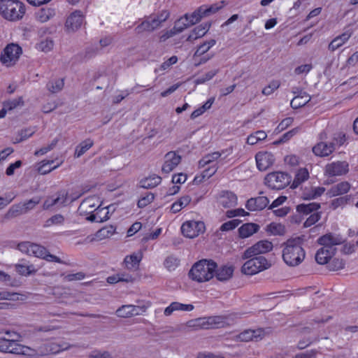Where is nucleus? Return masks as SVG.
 Here are the masks:
<instances>
[{"mask_svg":"<svg viewBox=\"0 0 358 358\" xmlns=\"http://www.w3.org/2000/svg\"><path fill=\"white\" fill-rule=\"evenodd\" d=\"M302 238L296 237L289 239L283 249L282 258L286 264L290 266L299 265L305 258V252L301 246Z\"/></svg>","mask_w":358,"mask_h":358,"instance_id":"nucleus-1","label":"nucleus"},{"mask_svg":"<svg viewBox=\"0 0 358 358\" xmlns=\"http://www.w3.org/2000/svg\"><path fill=\"white\" fill-rule=\"evenodd\" d=\"M216 268L217 264L213 260L202 259L192 266L189 276L199 282H206L213 278Z\"/></svg>","mask_w":358,"mask_h":358,"instance_id":"nucleus-2","label":"nucleus"},{"mask_svg":"<svg viewBox=\"0 0 358 358\" xmlns=\"http://www.w3.org/2000/svg\"><path fill=\"white\" fill-rule=\"evenodd\" d=\"M25 12V5L18 0H0V15L8 21L21 20Z\"/></svg>","mask_w":358,"mask_h":358,"instance_id":"nucleus-3","label":"nucleus"},{"mask_svg":"<svg viewBox=\"0 0 358 358\" xmlns=\"http://www.w3.org/2000/svg\"><path fill=\"white\" fill-rule=\"evenodd\" d=\"M244 263L241 271L245 275H254L262 271L268 269L271 264L263 256L252 257Z\"/></svg>","mask_w":358,"mask_h":358,"instance_id":"nucleus-4","label":"nucleus"},{"mask_svg":"<svg viewBox=\"0 0 358 358\" xmlns=\"http://www.w3.org/2000/svg\"><path fill=\"white\" fill-rule=\"evenodd\" d=\"M290 176L284 172H273L265 177V184L273 189H284L290 182Z\"/></svg>","mask_w":358,"mask_h":358,"instance_id":"nucleus-5","label":"nucleus"},{"mask_svg":"<svg viewBox=\"0 0 358 358\" xmlns=\"http://www.w3.org/2000/svg\"><path fill=\"white\" fill-rule=\"evenodd\" d=\"M22 53V50L20 46L14 43L9 44L3 50L0 57V62L8 67L13 66Z\"/></svg>","mask_w":358,"mask_h":358,"instance_id":"nucleus-6","label":"nucleus"},{"mask_svg":"<svg viewBox=\"0 0 358 358\" xmlns=\"http://www.w3.org/2000/svg\"><path fill=\"white\" fill-rule=\"evenodd\" d=\"M273 249V243L268 241L264 240L256 243L252 246L248 248L243 254L242 259L256 257L259 255L266 253Z\"/></svg>","mask_w":358,"mask_h":358,"instance_id":"nucleus-7","label":"nucleus"},{"mask_svg":"<svg viewBox=\"0 0 358 358\" xmlns=\"http://www.w3.org/2000/svg\"><path fill=\"white\" fill-rule=\"evenodd\" d=\"M205 231V224L200 221H188L182 224L181 231L182 234L189 238L198 236Z\"/></svg>","mask_w":358,"mask_h":358,"instance_id":"nucleus-8","label":"nucleus"},{"mask_svg":"<svg viewBox=\"0 0 358 358\" xmlns=\"http://www.w3.org/2000/svg\"><path fill=\"white\" fill-rule=\"evenodd\" d=\"M146 310L145 306L122 305L115 313L117 317L126 318L142 315Z\"/></svg>","mask_w":358,"mask_h":358,"instance_id":"nucleus-9","label":"nucleus"},{"mask_svg":"<svg viewBox=\"0 0 358 358\" xmlns=\"http://www.w3.org/2000/svg\"><path fill=\"white\" fill-rule=\"evenodd\" d=\"M344 238L340 234H326L317 240V243L327 249H336L335 246L342 244Z\"/></svg>","mask_w":358,"mask_h":358,"instance_id":"nucleus-10","label":"nucleus"},{"mask_svg":"<svg viewBox=\"0 0 358 358\" xmlns=\"http://www.w3.org/2000/svg\"><path fill=\"white\" fill-rule=\"evenodd\" d=\"M257 166L261 171H264L270 168L274 163L275 159L274 155L269 152H259L255 155Z\"/></svg>","mask_w":358,"mask_h":358,"instance_id":"nucleus-11","label":"nucleus"},{"mask_svg":"<svg viewBox=\"0 0 358 358\" xmlns=\"http://www.w3.org/2000/svg\"><path fill=\"white\" fill-rule=\"evenodd\" d=\"M349 171V164L345 161H338L328 164L325 166V173L329 176H338L346 174Z\"/></svg>","mask_w":358,"mask_h":358,"instance_id":"nucleus-12","label":"nucleus"},{"mask_svg":"<svg viewBox=\"0 0 358 358\" xmlns=\"http://www.w3.org/2000/svg\"><path fill=\"white\" fill-rule=\"evenodd\" d=\"M164 159L165 161L162 171L166 173L171 172L181 161V157L174 151L167 152L164 156Z\"/></svg>","mask_w":358,"mask_h":358,"instance_id":"nucleus-13","label":"nucleus"},{"mask_svg":"<svg viewBox=\"0 0 358 358\" xmlns=\"http://www.w3.org/2000/svg\"><path fill=\"white\" fill-rule=\"evenodd\" d=\"M218 203L224 208H231L237 204V196L231 191L223 190L220 193Z\"/></svg>","mask_w":358,"mask_h":358,"instance_id":"nucleus-14","label":"nucleus"},{"mask_svg":"<svg viewBox=\"0 0 358 358\" xmlns=\"http://www.w3.org/2000/svg\"><path fill=\"white\" fill-rule=\"evenodd\" d=\"M269 203V199L264 196L250 198L247 201L245 207L250 211L261 210L265 208Z\"/></svg>","mask_w":358,"mask_h":358,"instance_id":"nucleus-15","label":"nucleus"},{"mask_svg":"<svg viewBox=\"0 0 358 358\" xmlns=\"http://www.w3.org/2000/svg\"><path fill=\"white\" fill-rule=\"evenodd\" d=\"M83 22V16L80 10L72 13L67 18L66 27L69 30L74 31L80 28Z\"/></svg>","mask_w":358,"mask_h":358,"instance_id":"nucleus-16","label":"nucleus"},{"mask_svg":"<svg viewBox=\"0 0 358 358\" xmlns=\"http://www.w3.org/2000/svg\"><path fill=\"white\" fill-rule=\"evenodd\" d=\"M313 152L316 156L327 157L331 154L335 150V143L320 142L313 148Z\"/></svg>","mask_w":358,"mask_h":358,"instance_id":"nucleus-17","label":"nucleus"},{"mask_svg":"<svg viewBox=\"0 0 358 358\" xmlns=\"http://www.w3.org/2000/svg\"><path fill=\"white\" fill-rule=\"evenodd\" d=\"M296 90L297 91L293 90V93L298 94L292 99L290 103L291 107L294 109L299 108L310 101V96L308 94L301 90L299 91V89Z\"/></svg>","mask_w":358,"mask_h":358,"instance_id":"nucleus-18","label":"nucleus"},{"mask_svg":"<svg viewBox=\"0 0 358 358\" xmlns=\"http://www.w3.org/2000/svg\"><path fill=\"white\" fill-rule=\"evenodd\" d=\"M232 152V148H229L227 150H223L221 152H214L208 155H206L199 161V166L200 167H204L206 165L209 164L214 161L217 160L222 155L225 153L227 155L224 157L226 158L228 155H230Z\"/></svg>","mask_w":358,"mask_h":358,"instance_id":"nucleus-19","label":"nucleus"},{"mask_svg":"<svg viewBox=\"0 0 358 358\" xmlns=\"http://www.w3.org/2000/svg\"><path fill=\"white\" fill-rule=\"evenodd\" d=\"M98 201L95 196L88 197L84 199L80 203L78 210L80 214H88L95 211L97 206Z\"/></svg>","mask_w":358,"mask_h":358,"instance_id":"nucleus-20","label":"nucleus"},{"mask_svg":"<svg viewBox=\"0 0 358 358\" xmlns=\"http://www.w3.org/2000/svg\"><path fill=\"white\" fill-rule=\"evenodd\" d=\"M56 14L55 9L52 7H43L35 13L36 20L41 23H45L52 18Z\"/></svg>","mask_w":358,"mask_h":358,"instance_id":"nucleus-21","label":"nucleus"},{"mask_svg":"<svg viewBox=\"0 0 358 358\" xmlns=\"http://www.w3.org/2000/svg\"><path fill=\"white\" fill-rule=\"evenodd\" d=\"M350 184L348 182L343 181L333 185L327 192L329 197H334L346 194L350 189Z\"/></svg>","mask_w":358,"mask_h":358,"instance_id":"nucleus-22","label":"nucleus"},{"mask_svg":"<svg viewBox=\"0 0 358 358\" xmlns=\"http://www.w3.org/2000/svg\"><path fill=\"white\" fill-rule=\"evenodd\" d=\"M336 249H327L322 247L319 249L315 255V260L320 264H325L334 255Z\"/></svg>","mask_w":358,"mask_h":358,"instance_id":"nucleus-23","label":"nucleus"},{"mask_svg":"<svg viewBox=\"0 0 358 358\" xmlns=\"http://www.w3.org/2000/svg\"><path fill=\"white\" fill-rule=\"evenodd\" d=\"M18 343L14 338H0V352L15 354Z\"/></svg>","mask_w":358,"mask_h":358,"instance_id":"nucleus-24","label":"nucleus"},{"mask_svg":"<svg viewBox=\"0 0 358 358\" xmlns=\"http://www.w3.org/2000/svg\"><path fill=\"white\" fill-rule=\"evenodd\" d=\"M68 202V193L63 190L58 192L57 196L55 199H47L43 203V209H48L51 206L60 204L64 205Z\"/></svg>","mask_w":358,"mask_h":358,"instance_id":"nucleus-25","label":"nucleus"},{"mask_svg":"<svg viewBox=\"0 0 358 358\" xmlns=\"http://www.w3.org/2000/svg\"><path fill=\"white\" fill-rule=\"evenodd\" d=\"M259 229V226L257 224L251 222L243 224L238 229L239 236L241 238H248L253 235L255 233L257 232Z\"/></svg>","mask_w":358,"mask_h":358,"instance_id":"nucleus-26","label":"nucleus"},{"mask_svg":"<svg viewBox=\"0 0 358 358\" xmlns=\"http://www.w3.org/2000/svg\"><path fill=\"white\" fill-rule=\"evenodd\" d=\"M193 309L194 306L192 304H183L179 302H172L165 308L164 313L166 316H169L176 310L191 311Z\"/></svg>","mask_w":358,"mask_h":358,"instance_id":"nucleus-27","label":"nucleus"},{"mask_svg":"<svg viewBox=\"0 0 358 358\" xmlns=\"http://www.w3.org/2000/svg\"><path fill=\"white\" fill-rule=\"evenodd\" d=\"M234 273V267L232 266H222L215 269V274L217 279L220 281H226L229 280Z\"/></svg>","mask_w":358,"mask_h":358,"instance_id":"nucleus-28","label":"nucleus"},{"mask_svg":"<svg viewBox=\"0 0 358 358\" xmlns=\"http://www.w3.org/2000/svg\"><path fill=\"white\" fill-rule=\"evenodd\" d=\"M56 350H57V349L55 342L44 343L36 348L37 357L55 354Z\"/></svg>","mask_w":358,"mask_h":358,"instance_id":"nucleus-29","label":"nucleus"},{"mask_svg":"<svg viewBox=\"0 0 358 358\" xmlns=\"http://www.w3.org/2000/svg\"><path fill=\"white\" fill-rule=\"evenodd\" d=\"M325 192L323 187L306 188L302 192V198L305 200H310L320 196Z\"/></svg>","mask_w":358,"mask_h":358,"instance_id":"nucleus-30","label":"nucleus"},{"mask_svg":"<svg viewBox=\"0 0 358 358\" xmlns=\"http://www.w3.org/2000/svg\"><path fill=\"white\" fill-rule=\"evenodd\" d=\"M210 27V24L206 23L196 27L187 38L188 41H194L203 36Z\"/></svg>","mask_w":358,"mask_h":358,"instance_id":"nucleus-31","label":"nucleus"},{"mask_svg":"<svg viewBox=\"0 0 358 358\" xmlns=\"http://www.w3.org/2000/svg\"><path fill=\"white\" fill-rule=\"evenodd\" d=\"M162 178L156 174L151 175L140 181V186L144 189H152L160 184Z\"/></svg>","mask_w":358,"mask_h":358,"instance_id":"nucleus-32","label":"nucleus"},{"mask_svg":"<svg viewBox=\"0 0 358 358\" xmlns=\"http://www.w3.org/2000/svg\"><path fill=\"white\" fill-rule=\"evenodd\" d=\"M351 34L350 32L347 31L336 37L329 44V50L334 51L341 47L350 38Z\"/></svg>","mask_w":358,"mask_h":358,"instance_id":"nucleus-33","label":"nucleus"},{"mask_svg":"<svg viewBox=\"0 0 358 358\" xmlns=\"http://www.w3.org/2000/svg\"><path fill=\"white\" fill-rule=\"evenodd\" d=\"M319 208H320V204L316 202L309 203L307 204L301 203L296 206L297 212L303 215L311 213Z\"/></svg>","mask_w":358,"mask_h":358,"instance_id":"nucleus-34","label":"nucleus"},{"mask_svg":"<svg viewBox=\"0 0 358 358\" xmlns=\"http://www.w3.org/2000/svg\"><path fill=\"white\" fill-rule=\"evenodd\" d=\"M208 323L210 329L222 328L227 326V318L224 316L217 315L208 317Z\"/></svg>","mask_w":358,"mask_h":358,"instance_id":"nucleus-35","label":"nucleus"},{"mask_svg":"<svg viewBox=\"0 0 358 358\" xmlns=\"http://www.w3.org/2000/svg\"><path fill=\"white\" fill-rule=\"evenodd\" d=\"M94 142L92 140L87 138L81 142L76 148L74 156L80 157L85 154L90 148L92 147Z\"/></svg>","mask_w":358,"mask_h":358,"instance_id":"nucleus-36","label":"nucleus"},{"mask_svg":"<svg viewBox=\"0 0 358 358\" xmlns=\"http://www.w3.org/2000/svg\"><path fill=\"white\" fill-rule=\"evenodd\" d=\"M260 331L259 330H245L237 336V340L242 342H248L252 341L254 338H256L259 336V334H257Z\"/></svg>","mask_w":358,"mask_h":358,"instance_id":"nucleus-37","label":"nucleus"},{"mask_svg":"<svg viewBox=\"0 0 358 358\" xmlns=\"http://www.w3.org/2000/svg\"><path fill=\"white\" fill-rule=\"evenodd\" d=\"M141 258L136 255L127 256L124 259L125 266L129 270H136L139 264Z\"/></svg>","mask_w":358,"mask_h":358,"instance_id":"nucleus-38","label":"nucleus"},{"mask_svg":"<svg viewBox=\"0 0 358 358\" xmlns=\"http://www.w3.org/2000/svg\"><path fill=\"white\" fill-rule=\"evenodd\" d=\"M203 17H205V15L203 14L202 9L201 7H199L191 15L186 14L184 18L185 22H187L191 25H193L199 22Z\"/></svg>","mask_w":358,"mask_h":358,"instance_id":"nucleus-39","label":"nucleus"},{"mask_svg":"<svg viewBox=\"0 0 358 358\" xmlns=\"http://www.w3.org/2000/svg\"><path fill=\"white\" fill-rule=\"evenodd\" d=\"M309 177L308 171L306 169H299L294 178V180L293 181L292 185L296 187L299 185H300L301 182H304L305 180H308Z\"/></svg>","mask_w":358,"mask_h":358,"instance_id":"nucleus-40","label":"nucleus"},{"mask_svg":"<svg viewBox=\"0 0 358 358\" xmlns=\"http://www.w3.org/2000/svg\"><path fill=\"white\" fill-rule=\"evenodd\" d=\"M64 85L63 79H57L48 82L47 87L52 93H57L63 89Z\"/></svg>","mask_w":358,"mask_h":358,"instance_id":"nucleus-41","label":"nucleus"},{"mask_svg":"<svg viewBox=\"0 0 358 358\" xmlns=\"http://www.w3.org/2000/svg\"><path fill=\"white\" fill-rule=\"evenodd\" d=\"M16 355H23L29 357H37L36 348H31L27 346H24L18 343L17 350H15Z\"/></svg>","mask_w":358,"mask_h":358,"instance_id":"nucleus-42","label":"nucleus"},{"mask_svg":"<svg viewBox=\"0 0 358 358\" xmlns=\"http://www.w3.org/2000/svg\"><path fill=\"white\" fill-rule=\"evenodd\" d=\"M351 196L350 195H346L344 196H341L336 199H334L331 201L330 207L333 210H336L338 207H343L346 205L348 201L350 200Z\"/></svg>","mask_w":358,"mask_h":358,"instance_id":"nucleus-43","label":"nucleus"},{"mask_svg":"<svg viewBox=\"0 0 358 358\" xmlns=\"http://www.w3.org/2000/svg\"><path fill=\"white\" fill-rule=\"evenodd\" d=\"M15 269L19 274L22 275H29L36 272V270L34 268L33 265L25 266L17 264L15 265Z\"/></svg>","mask_w":358,"mask_h":358,"instance_id":"nucleus-44","label":"nucleus"},{"mask_svg":"<svg viewBox=\"0 0 358 358\" xmlns=\"http://www.w3.org/2000/svg\"><path fill=\"white\" fill-rule=\"evenodd\" d=\"M180 264V259L176 257L173 255H170L167 257L164 262V266L169 270V271H173L175 270Z\"/></svg>","mask_w":358,"mask_h":358,"instance_id":"nucleus-45","label":"nucleus"},{"mask_svg":"<svg viewBox=\"0 0 358 358\" xmlns=\"http://www.w3.org/2000/svg\"><path fill=\"white\" fill-rule=\"evenodd\" d=\"M25 214L22 203L13 206L5 215L6 218H13L19 215Z\"/></svg>","mask_w":358,"mask_h":358,"instance_id":"nucleus-46","label":"nucleus"},{"mask_svg":"<svg viewBox=\"0 0 358 358\" xmlns=\"http://www.w3.org/2000/svg\"><path fill=\"white\" fill-rule=\"evenodd\" d=\"M54 46V42L51 38H45L36 44V48L41 51L48 52L50 51Z\"/></svg>","mask_w":358,"mask_h":358,"instance_id":"nucleus-47","label":"nucleus"},{"mask_svg":"<svg viewBox=\"0 0 358 358\" xmlns=\"http://www.w3.org/2000/svg\"><path fill=\"white\" fill-rule=\"evenodd\" d=\"M30 249L31 252V255L41 259H44L48 251L45 247L35 243H34V245Z\"/></svg>","mask_w":358,"mask_h":358,"instance_id":"nucleus-48","label":"nucleus"},{"mask_svg":"<svg viewBox=\"0 0 358 358\" xmlns=\"http://www.w3.org/2000/svg\"><path fill=\"white\" fill-rule=\"evenodd\" d=\"M64 222V217L61 214H57L48 219L45 224L44 227H50L52 225L62 224Z\"/></svg>","mask_w":358,"mask_h":358,"instance_id":"nucleus-49","label":"nucleus"},{"mask_svg":"<svg viewBox=\"0 0 358 358\" xmlns=\"http://www.w3.org/2000/svg\"><path fill=\"white\" fill-rule=\"evenodd\" d=\"M24 101L22 96L13 100H8L3 102V106L6 107L8 110L15 109L19 106H23Z\"/></svg>","mask_w":358,"mask_h":358,"instance_id":"nucleus-50","label":"nucleus"},{"mask_svg":"<svg viewBox=\"0 0 358 358\" xmlns=\"http://www.w3.org/2000/svg\"><path fill=\"white\" fill-rule=\"evenodd\" d=\"M299 130V129L298 127L291 129L290 131L285 133L279 140L275 141L273 143L275 145H278L280 143L287 142L291 138H292L294 135H296L298 133Z\"/></svg>","mask_w":358,"mask_h":358,"instance_id":"nucleus-51","label":"nucleus"},{"mask_svg":"<svg viewBox=\"0 0 358 358\" xmlns=\"http://www.w3.org/2000/svg\"><path fill=\"white\" fill-rule=\"evenodd\" d=\"M40 198L34 197L22 203L24 213L34 209L35 206L40 203Z\"/></svg>","mask_w":358,"mask_h":358,"instance_id":"nucleus-52","label":"nucleus"},{"mask_svg":"<svg viewBox=\"0 0 358 358\" xmlns=\"http://www.w3.org/2000/svg\"><path fill=\"white\" fill-rule=\"evenodd\" d=\"M135 31L137 34H142L145 31L150 32L153 31V27L150 26V20H146L138 24L135 28Z\"/></svg>","mask_w":358,"mask_h":358,"instance_id":"nucleus-53","label":"nucleus"},{"mask_svg":"<svg viewBox=\"0 0 358 358\" xmlns=\"http://www.w3.org/2000/svg\"><path fill=\"white\" fill-rule=\"evenodd\" d=\"M329 268L332 271H338L342 269L344 267V262L343 259L338 258H334L330 259L329 262Z\"/></svg>","mask_w":358,"mask_h":358,"instance_id":"nucleus-54","label":"nucleus"},{"mask_svg":"<svg viewBox=\"0 0 358 358\" xmlns=\"http://www.w3.org/2000/svg\"><path fill=\"white\" fill-rule=\"evenodd\" d=\"M35 131L36 130L34 128H27L22 129L18 134L20 138L16 139V142L20 143L25 141L28 138L31 137L35 133Z\"/></svg>","mask_w":358,"mask_h":358,"instance_id":"nucleus-55","label":"nucleus"},{"mask_svg":"<svg viewBox=\"0 0 358 358\" xmlns=\"http://www.w3.org/2000/svg\"><path fill=\"white\" fill-rule=\"evenodd\" d=\"M267 231L273 235H281L284 231V227L273 222L267 226Z\"/></svg>","mask_w":358,"mask_h":358,"instance_id":"nucleus-56","label":"nucleus"},{"mask_svg":"<svg viewBox=\"0 0 358 358\" xmlns=\"http://www.w3.org/2000/svg\"><path fill=\"white\" fill-rule=\"evenodd\" d=\"M218 69H215L207 72L203 76L198 78L196 80V84H203L206 81L211 80L218 73Z\"/></svg>","mask_w":358,"mask_h":358,"instance_id":"nucleus-57","label":"nucleus"},{"mask_svg":"<svg viewBox=\"0 0 358 358\" xmlns=\"http://www.w3.org/2000/svg\"><path fill=\"white\" fill-rule=\"evenodd\" d=\"M42 163L43 164L38 167V172L43 175L50 173V171L55 169L58 166V165H57V166H55L54 167H52V168L48 167V166H50V164H52L53 163V160L47 161V162L43 161Z\"/></svg>","mask_w":358,"mask_h":358,"instance_id":"nucleus-58","label":"nucleus"},{"mask_svg":"<svg viewBox=\"0 0 358 358\" xmlns=\"http://www.w3.org/2000/svg\"><path fill=\"white\" fill-rule=\"evenodd\" d=\"M155 199V196L151 192L146 193V195L141 198L138 201V206L139 208H144L150 203Z\"/></svg>","mask_w":358,"mask_h":358,"instance_id":"nucleus-59","label":"nucleus"},{"mask_svg":"<svg viewBox=\"0 0 358 358\" xmlns=\"http://www.w3.org/2000/svg\"><path fill=\"white\" fill-rule=\"evenodd\" d=\"M279 87L280 82L278 80H273L268 86L263 89L262 94L264 95H270Z\"/></svg>","mask_w":358,"mask_h":358,"instance_id":"nucleus-60","label":"nucleus"},{"mask_svg":"<svg viewBox=\"0 0 358 358\" xmlns=\"http://www.w3.org/2000/svg\"><path fill=\"white\" fill-rule=\"evenodd\" d=\"M240 223L241 221L236 219L228 221L222 224L220 227V230L222 231L232 230L235 229Z\"/></svg>","mask_w":358,"mask_h":358,"instance_id":"nucleus-61","label":"nucleus"},{"mask_svg":"<svg viewBox=\"0 0 358 358\" xmlns=\"http://www.w3.org/2000/svg\"><path fill=\"white\" fill-rule=\"evenodd\" d=\"M189 26H191V24L189 22H185V18H181L176 22L175 26L173 27V30L176 33H180Z\"/></svg>","mask_w":358,"mask_h":358,"instance_id":"nucleus-62","label":"nucleus"},{"mask_svg":"<svg viewBox=\"0 0 358 358\" xmlns=\"http://www.w3.org/2000/svg\"><path fill=\"white\" fill-rule=\"evenodd\" d=\"M320 213L318 212L313 213L311 214L305 221L303 226L305 227H309L316 223L320 219Z\"/></svg>","mask_w":358,"mask_h":358,"instance_id":"nucleus-63","label":"nucleus"},{"mask_svg":"<svg viewBox=\"0 0 358 358\" xmlns=\"http://www.w3.org/2000/svg\"><path fill=\"white\" fill-rule=\"evenodd\" d=\"M89 358H111V356L108 351H93Z\"/></svg>","mask_w":358,"mask_h":358,"instance_id":"nucleus-64","label":"nucleus"}]
</instances>
